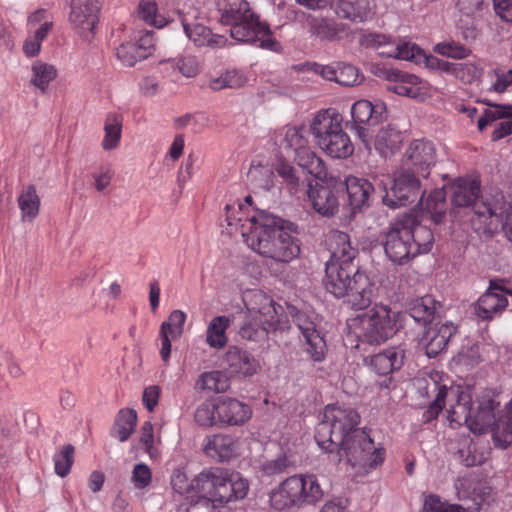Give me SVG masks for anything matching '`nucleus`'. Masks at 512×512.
<instances>
[{
	"mask_svg": "<svg viewBox=\"0 0 512 512\" xmlns=\"http://www.w3.org/2000/svg\"><path fill=\"white\" fill-rule=\"evenodd\" d=\"M375 296V284L370 277L358 269L352 276L351 284L347 287L344 302L356 310H363L370 306Z\"/></svg>",
	"mask_w": 512,
	"mask_h": 512,
	"instance_id": "obj_19",
	"label": "nucleus"
},
{
	"mask_svg": "<svg viewBox=\"0 0 512 512\" xmlns=\"http://www.w3.org/2000/svg\"><path fill=\"white\" fill-rule=\"evenodd\" d=\"M230 324L231 321L227 316L214 317L207 326L206 343L214 349L225 347L228 342L226 331Z\"/></svg>",
	"mask_w": 512,
	"mask_h": 512,
	"instance_id": "obj_35",
	"label": "nucleus"
},
{
	"mask_svg": "<svg viewBox=\"0 0 512 512\" xmlns=\"http://www.w3.org/2000/svg\"><path fill=\"white\" fill-rule=\"evenodd\" d=\"M342 122V115L329 108L319 111L310 123V131L317 146L334 159H346L354 152V145L344 131Z\"/></svg>",
	"mask_w": 512,
	"mask_h": 512,
	"instance_id": "obj_8",
	"label": "nucleus"
},
{
	"mask_svg": "<svg viewBox=\"0 0 512 512\" xmlns=\"http://www.w3.org/2000/svg\"><path fill=\"white\" fill-rule=\"evenodd\" d=\"M293 158L297 164L309 174L319 179L326 177L327 169L324 161L311 150L309 144Z\"/></svg>",
	"mask_w": 512,
	"mask_h": 512,
	"instance_id": "obj_37",
	"label": "nucleus"
},
{
	"mask_svg": "<svg viewBox=\"0 0 512 512\" xmlns=\"http://www.w3.org/2000/svg\"><path fill=\"white\" fill-rule=\"evenodd\" d=\"M404 359L403 349L391 347L371 356L369 366L377 374L386 376L399 370L404 364Z\"/></svg>",
	"mask_w": 512,
	"mask_h": 512,
	"instance_id": "obj_29",
	"label": "nucleus"
},
{
	"mask_svg": "<svg viewBox=\"0 0 512 512\" xmlns=\"http://www.w3.org/2000/svg\"><path fill=\"white\" fill-rule=\"evenodd\" d=\"M242 237L253 251L276 262L289 263L300 253L299 240L265 211L246 220Z\"/></svg>",
	"mask_w": 512,
	"mask_h": 512,
	"instance_id": "obj_2",
	"label": "nucleus"
},
{
	"mask_svg": "<svg viewBox=\"0 0 512 512\" xmlns=\"http://www.w3.org/2000/svg\"><path fill=\"white\" fill-rule=\"evenodd\" d=\"M440 307V303L432 296L425 295L413 303L410 308V316L416 322L426 325L434 319V316Z\"/></svg>",
	"mask_w": 512,
	"mask_h": 512,
	"instance_id": "obj_39",
	"label": "nucleus"
},
{
	"mask_svg": "<svg viewBox=\"0 0 512 512\" xmlns=\"http://www.w3.org/2000/svg\"><path fill=\"white\" fill-rule=\"evenodd\" d=\"M204 453L215 460L224 462L238 456L240 442L238 438L229 434L209 435L204 439Z\"/></svg>",
	"mask_w": 512,
	"mask_h": 512,
	"instance_id": "obj_24",
	"label": "nucleus"
},
{
	"mask_svg": "<svg viewBox=\"0 0 512 512\" xmlns=\"http://www.w3.org/2000/svg\"><path fill=\"white\" fill-rule=\"evenodd\" d=\"M448 418L451 422L458 424H468L471 421L472 400L468 393L462 391L458 394L456 404L452 405L448 410Z\"/></svg>",
	"mask_w": 512,
	"mask_h": 512,
	"instance_id": "obj_45",
	"label": "nucleus"
},
{
	"mask_svg": "<svg viewBox=\"0 0 512 512\" xmlns=\"http://www.w3.org/2000/svg\"><path fill=\"white\" fill-rule=\"evenodd\" d=\"M277 324L270 325L265 323V319L252 318L246 315V320L240 327L239 335L241 338L250 341H259L264 339L270 330H275Z\"/></svg>",
	"mask_w": 512,
	"mask_h": 512,
	"instance_id": "obj_41",
	"label": "nucleus"
},
{
	"mask_svg": "<svg viewBox=\"0 0 512 512\" xmlns=\"http://www.w3.org/2000/svg\"><path fill=\"white\" fill-rule=\"evenodd\" d=\"M247 79L243 73L237 70H227L219 77L213 78L209 82V87L215 91L225 88H240L244 86Z\"/></svg>",
	"mask_w": 512,
	"mask_h": 512,
	"instance_id": "obj_49",
	"label": "nucleus"
},
{
	"mask_svg": "<svg viewBox=\"0 0 512 512\" xmlns=\"http://www.w3.org/2000/svg\"><path fill=\"white\" fill-rule=\"evenodd\" d=\"M226 470L220 467L204 469L194 477V493L197 497L208 499L217 505H223L226 496Z\"/></svg>",
	"mask_w": 512,
	"mask_h": 512,
	"instance_id": "obj_12",
	"label": "nucleus"
},
{
	"mask_svg": "<svg viewBox=\"0 0 512 512\" xmlns=\"http://www.w3.org/2000/svg\"><path fill=\"white\" fill-rule=\"evenodd\" d=\"M215 5L221 23L231 26L230 35L233 39L273 52L281 49L269 25L260 20L246 0H215Z\"/></svg>",
	"mask_w": 512,
	"mask_h": 512,
	"instance_id": "obj_3",
	"label": "nucleus"
},
{
	"mask_svg": "<svg viewBox=\"0 0 512 512\" xmlns=\"http://www.w3.org/2000/svg\"><path fill=\"white\" fill-rule=\"evenodd\" d=\"M401 316L387 305L376 304L367 312L351 319L349 329L359 342L380 345L392 337Z\"/></svg>",
	"mask_w": 512,
	"mask_h": 512,
	"instance_id": "obj_10",
	"label": "nucleus"
},
{
	"mask_svg": "<svg viewBox=\"0 0 512 512\" xmlns=\"http://www.w3.org/2000/svg\"><path fill=\"white\" fill-rule=\"evenodd\" d=\"M388 80L387 90L412 99H423L425 86L419 77L396 69L383 72Z\"/></svg>",
	"mask_w": 512,
	"mask_h": 512,
	"instance_id": "obj_18",
	"label": "nucleus"
},
{
	"mask_svg": "<svg viewBox=\"0 0 512 512\" xmlns=\"http://www.w3.org/2000/svg\"><path fill=\"white\" fill-rule=\"evenodd\" d=\"M225 488L227 492L225 494L226 497L223 498L224 504L233 500L243 499L248 493L249 483L239 473L229 474L226 470Z\"/></svg>",
	"mask_w": 512,
	"mask_h": 512,
	"instance_id": "obj_46",
	"label": "nucleus"
},
{
	"mask_svg": "<svg viewBox=\"0 0 512 512\" xmlns=\"http://www.w3.org/2000/svg\"><path fill=\"white\" fill-rule=\"evenodd\" d=\"M324 490L318 477L312 473L287 477L269 493L271 508L278 511L316 506L322 501Z\"/></svg>",
	"mask_w": 512,
	"mask_h": 512,
	"instance_id": "obj_7",
	"label": "nucleus"
},
{
	"mask_svg": "<svg viewBox=\"0 0 512 512\" xmlns=\"http://www.w3.org/2000/svg\"><path fill=\"white\" fill-rule=\"evenodd\" d=\"M294 464L291 456L281 451L276 457H262L258 460L256 470L263 477H273L285 473Z\"/></svg>",
	"mask_w": 512,
	"mask_h": 512,
	"instance_id": "obj_34",
	"label": "nucleus"
},
{
	"mask_svg": "<svg viewBox=\"0 0 512 512\" xmlns=\"http://www.w3.org/2000/svg\"><path fill=\"white\" fill-rule=\"evenodd\" d=\"M434 51L445 57L464 59L471 54V50L455 41H444L435 45Z\"/></svg>",
	"mask_w": 512,
	"mask_h": 512,
	"instance_id": "obj_56",
	"label": "nucleus"
},
{
	"mask_svg": "<svg viewBox=\"0 0 512 512\" xmlns=\"http://www.w3.org/2000/svg\"><path fill=\"white\" fill-rule=\"evenodd\" d=\"M295 321L303 337L304 351L314 362H322L327 353V345L324 337L317 330L316 323L305 313H298Z\"/></svg>",
	"mask_w": 512,
	"mask_h": 512,
	"instance_id": "obj_16",
	"label": "nucleus"
},
{
	"mask_svg": "<svg viewBox=\"0 0 512 512\" xmlns=\"http://www.w3.org/2000/svg\"><path fill=\"white\" fill-rule=\"evenodd\" d=\"M338 193L337 189L319 183L309 184L307 190V196L313 209L325 217L334 216L338 212L340 206Z\"/></svg>",
	"mask_w": 512,
	"mask_h": 512,
	"instance_id": "obj_23",
	"label": "nucleus"
},
{
	"mask_svg": "<svg viewBox=\"0 0 512 512\" xmlns=\"http://www.w3.org/2000/svg\"><path fill=\"white\" fill-rule=\"evenodd\" d=\"M507 291L498 280H491L488 289L473 305L474 314L481 320L490 321L508 306Z\"/></svg>",
	"mask_w": 512,
	"mask_h": 512,
	"instance_id": "obj_13",
	"label": "nucleus"
},
{
	"mask_svg": "<svg viewBox=\"0 0 512 512\" xmlns=\"http://www.w3.org/2000/svg\"><path fill=\"white\" fill-rule=\"evenodd\" d=\"M194 417L197 424L201 426L211 427L219 424L216 413V399L200 404L195 411Z\"/></svg>",
	"mask_w": 512,
	"mask_h": 512,
	"instance_id": "obj_54",
	"label": "nucleus"
},
{
	"mask_svg": "<svg viewBox=\"0 0 512 512\" xmlns=\"http://www.w3.org/2000/svg\"><path fill=\"white\" fill-rule=\"evenodd\" d=\"M344 184L353 210L369 205L370 196L375 190L374 184L365 178L352 175L345 179Z\"/></svg>",
	"mask_w": 512,
	"mask_h": 512,
	"instance_id": "obj_30",
	"label": "nucleus"
},
{
	"mask_svg": "<svg viewBox=\"0 0 512 512\" xmlns=\"http://www.w3.org/2000/svg\"><path fill=\"white\" fill-rule=\"evenodd\" d=\"M136 424V411L133 409H122L115 419L111 429V436L118 439L120 442H125L134 432Z\"/></svg>",
	"mask_w": 512,
	"mask_h": 512,
	"instance_id": "obj_38",
	"label": "nucleus"
},
{
	"mask_svg": "<svg viewBox=\"0 0 512 512\" xmlns=\"http://www.w3.org/2000/svg\"><path fill=\"white\" fill-rule=\"evenodd\" d=\"M401 142V133L393 128L381 129L376 136L375 146L379 150L384 148L393 151Z\"/></svg>",
	"mask_w": 512,
	"mask_h": 512,
	"instance_id": "obj_57",
	"label": "nucleus"
},
{
	"mask_svg": "<svg viewBox=\"0 0 512 512\" xmlns=\"http://www.w3.org/2000/svg\"><path fill=\"white\" fill-rule=\"evenodd\" d=\"M139 15L148 24L161 28L165 22L157 16V4L154 1L146 0L139 4Z\"/></svg>",
	"mask_w": 512,
	"mask_h": 512,
	"instance_id": "obj_62",
	"label": "nucleus"
},
{
	"mask_svg": "<svg viewBox=\"0 0 512 512\" xmlns=\"http://www.w3.org/2000/svg\"><path fill=\"white\" fill-rule=\"evenodd\" d=\"M385 112L386 107L382 102L373 104L368 100H358L352 105L353 124L358 136L363 141H366L369 127L376 126L383 121Z\"/></svg>",
	"mask_w": 512,
	"mask_h": 512,
	"instance_id": "obj_14",
	"label": "nucleus"
},
{
	"mask_svg": "<svg viewBox=\"0 0 512 512\" xmlns=\"http://www.w3.org/2000/svg\"><path fill=\"white\" fill-rule=\"evenodd\" d=\"M186 36L196 46H208L211 48L223 47L227 39L223 35L213 34L211 29L201 23H188L182 20Z\"/></svg>",
	"mask_w": 512,
	"mask_h": 512,
	"instance_id": "obj_31",
	"label": "nucleus"
},
{
	"mask_svg": "<svg viewBox=\"0 0 512 512\" xmlns=\"http://www.w3.org/2000/svg\"><path fill=\"white\" fill-rule=\"evenodd\" d=\"M171 486L173 490L181 495H192L194 493V478L189 480L183 469H174L171 475Z\"/></svg>",
	"mask_w": 512,
	"mask_h": 512,
	"instance_id": "obj_59",
	"label": "nucleus"
},
{
	"mask_svg": "<svg viewBox=\"0 0 512 512\" xmlns=\"http://www.w3.org/2000/svg\"><path fill=\"white\" fill-rule=\"evenodd\" d=\"M186 319L187 315L184 311L179 309L173 310L169 314L168 319L162 322L160 328L172 333V339H178L183 333Z\"/></svg>",
	"mask_w": 512,
	"mask_h": 512,
	"instance_id": "obj_55",
	"label": "nucleus"
},
{
	"mask_svg": "<svg viewBox=\"0 0 512 512\" xmlns=\"http://www.w3.org/2000/svg\"><path fill=\"white\" fill-rule=\"evenodd\" d=\"M392 42L393 40L390 36L377 32H362L359 37L360 46L366 49L377 50L380 55L381 51L390 49Z\"/></svg>",
	"mask_w": 512,
	"mask_h": 512,
	"instance_id": "obj_51",
	"label": "nucleus"
},
{
	"mask_svg": "<svg viewBox=\"0 0 512 512\" xmlns=\"http://www.w3.org/2000/svg\"><path fill=\"white\" fill-rule=\"evenodd\" d=\"M32 79L31 82L34 86L45 92L49 83L52 82L57 76V70L53 65L36 61L32 65Z\"/></svg>",
	"mask_w": 512,
	"mask_h": 512,
	"instance_id": "obj_48",
	"label": "nucleus"
},
{
	"mask_svg": "<svg viewBox=\"0 0 512 512\" xmlns=\"http://www.w3.org/2000/svg\"><path fill=\"white\" fill-rule=\"evenodd\" d=\"M437 162L434 143L427 139H415L410 142L402 159L403 170L427 178Z\"/></svg>",
	"mask_w": 512,
	"mask_h": 512,
	"instance_id": "obj_11",
	"label": "nucleus"
},
{
	"mask_svg": "<svg viewBox=\"0 0 512 512\" xmlns=\"http://www.w3.org/2000/svg\"><path fill=\"white\" fill-rule=\"evenodd\" d=\"M160 66L163 71L171 69L188 78L195 77L199 71L197 60L191 56L161 61Z\"/></svg>",
	"mask_w": 512,
	"mask_h": 512,
	"instance_id": "obj_47",
	"label": "nucleus"
},
{
	"mask_svg": "<svg viewBox=\"0 0 512 512\" xmlns=\"http://www.w3.org/2000/svg\"><path fill=\"white\" fill-rule=\"evenodd\" d=\"M197 385L203 390L225 392L229 388V380L221 371H210L203 373Z\"/></svg>",
	"mask_w": 512,
	"mask_h": 512,
	"instance_id": "obj_50",
	"label": "nucleus"
},
{
	"mask_svg": "<svg viewBox=\"0 0 512 512\" xmlns=\"http://www.w3.org/2000/svg\"><path fill=\"white\" fill-rule=\"evenodd\" d=\"M336 83L342 86H354L360 83L359 70L346 63H337Z\"/></svg>",
	"mask_w": 512,
	"mask_h": 512,
	"instance_id": "obj_58",
	"label": "nucleus"
},
{
	"mask_svg": "<svg viewBox=\"0 0 512 512\" xmlns=\"http://www.w3.org/2000/svg\"><path fill=\"white\" fill-rule=\"evenodd\" d=\"M275 144L288 156H295L308 144V138L302 127L284 126L274 133Z\"/></svg>",
	"mask_w": 512,
	"mask_h": 512,
	"instance_id": "obj_27",
	"label": "nucleus"
},
{
	"mask_svg": "<svg viewBox=\"0 0 512 512\" xmlns=\"http://www.w3.org/2000/svg\"><path fill=\"white\" fill-rule=\"evenodd\" d=\"M274 170L282 178L283 182L289 186L290 191H296L299 184V177L296 169L287 161L281 159L277 162Z\"/></svg>",
	"mask_w": 512,
	"mask_h": 512,
	"instance_id": "obj_61",
	"label": "nucleus"
},
{
	"mask_svg": "<svg viewBox=\"0 0 512 512\" xmlns=\"http://www.w3.org/2000/svg\"><path fill=\"white\" fill-rule=\"evenodd\" d=\"M471 224L479 234L494 235L502 231L512 243V192L507 195L497 192L478 203Z\"/></svg>",
	"mask_w": 512,
	"mask_h": 512,
	"instance_id": "obj_9",
	"label": "nucleus"
},
{
	"mask_svg": "<svg viewBox=\"0 0 512 512\" xmlns=\"http://www.w3.org/2000/svg\"><path fill=\"white\" fill-rule=\"evenodd\" d=\"M376 186L385 193L383 203L388 207L406 206L420 197L423 216L427 215L434 224H439L445 216L447 208L445 190L443 188L433 190L424 201L419 178L413 173L402 170L393 180V186L389 190L384 180H380Z\"/></svg>",
	"mask_w": 512,
	"mask_h": 512,
	"instance_id": "obj_4",
	"label": "nucleus"
},
{
	"mask_svg": "<svg viewBox=\"0 0 512 512\" xmlns=\"http://www.w3.org/2000/svg\"><path fill=\"white\" fill-rule=\"evenodd\" d=\"M314 34L324 40H340L348 35V28L341 22L321 19L313 25Z\"/></svg>",
	"mask_w": 512,
	"mask_h": 512,
	"instance_id": "obj_43",
	"label": "nucleus"
},
{
	"mask_svg": "<svg viewBox=\"0 0 512 512\" xmlns=\"http://www.w3.org/2000/svg\"><path fill=\"white\" fill-rule=\"evenodd\" d=\"M132 483L137 489L148 487L152 481L151 469L144 463L134 466L131 477Z\"/></svg>",
	"mask_w": 512,
	"mask_h": 512,
	"instance_id": "obj_63",
	"label": "nucleus"
},
{
	"mask_svg": "<svg viewBox=\"0 0 512 512\" xmlns=\"http://www.w3.org/2000/svg\"><path fill=\"white\" fill-rule=\"evenodd\" d=\"M381 55L401 60L419 61L423 55V51L419 46L410 41L396 42L393 40L390 49L381 51Z\"/></svg>",
	"mask_w": 512,
	"mask_h": 512,
	"instance_id": "obj_42",
	"label": "nucleus"
},
{
	"mask_svg": "<svg viewBox=\"0 0 512 512\" xmlns=\"http://www.w3.org/2000/svg\"><path fill=\"white\" fill-rule=\"evenodd\" d=\"M100 6L97 0H72L69 22L83 38H89L98 21Z\"/></svg>",
	"mask_w": 512,
	"mask_h": 512,
	"instance_id": "obj_15",
	"label": "nucleus"
},
{
	"mask_svg": "<svg viewBox=\"0 0 512 512\" xmlns=\"http://www.w3.org/2000/svg\"><path fill=\"white\" fill-rule=\"evenodd\" d=\"M263 210H255L252 213L244 211V205L238 204L226 206V222L229 227H235L236 231L242 234V228L248 218Z\"/></svg>",
	"mask_w": 512,
	"mask_h": 512,
	"instance_id": "obj_53",
	"label": "nucleus"
},
{
	"mask_svg": "<svg viewBox=\"0 0 512 512\" xmlns=\"http://www.w3.org/2000/svg\"><path fill=\"white\" fill-rule=\"evenodd\" d=\"M226 369L232 375L252 376L257 372L258 362L247 351L230 346L225 354Z\"/></svg>",
	"mask_w": 512,
	"mask_h": 512,
	"instance_id": "obj_28",
	"label": "nucleus"
},
{
	"mask_svg": "<svg viewBox=\"0 0 512 512\" xmlns=\"http://www.w3.org/2000/svg\"><path fill=\"white\" fill-rule=\"evenodd\" d=\"M493 440L497 447L506 448L512 443V410L509 411V422L501 430L498 423L493 431Z\"/></svg>",
	"mask_w": 512,
	"mask_h": 512,
	"instance_id": "obj_64",
	"label": "nucleus"
},
{
	"mask_svg": "<svg viewBox=\"0 0 512 512\" xmlns=\"http://www.w3.org/2000/svg\"><path fill=\"white\" fill-rule=\"evenodd\" d=\"M115 55L123 66L133 67L137 62L142 61L141 55L133 42L122 43L116 48Z\"/></svg>",
	"mask_w": 512,
	"mask_h": 512,
	"instance_id": "obj_60",
	"label": "nucleus"
},
{
	"mask_svg": "<svg viewBox=\"0 0 512 512\" xmlns=\"http://www.w3.org/2000/svg\"><path fill=\"white\" fill-rule=\"evenodd\" d=\"M498 120L491 135L494 142L512 134V105H494L493 109H486L478 119L479 131Z\"/></svg>",
	"mask_w": 512,
	"mask_h": 512,
	"instance_id": "obj_21",
	"label": "nucleus"
},
{
	"mask_svg": "<svg viewBox=\"0 0 512 512\" xmlns=\"http://www.w3.org/2000/svg\"><path fill=\"white\" fill-rule=\"evenodd\" d=\"M75 449L72 445L68 444L62 447L60 451L54 454L53 461L55 466V473L60 477H66L71 470L74 463Z\"/></svg>",
	"mask_w": 512,
	"mask_h": 512,
	"instance_id": "obj_52",
	"label": "nucleus"
},
{
	"mask_svg": "<svg viewBox=\"0 0 512 512\" xmlns=\"http://www.w3.org/2000/svg\"><path fill=\"white\" fill-rule=\"evenodd\" d=\"M359 424L360 415L355 409L338 403L329 404L316 427L314 438L318 446L330 454L331 461L340 463L346 459L352 467L366 471L383 463L385 450L376 448Z\"/></svg>",
	"mask_w": 512,
	"mask_h": 512,
	"instance_id": "obj_1",
	"label": "nucleus"
},
{
	"mask_svg": "<svg viewBox=\"0 0 512 512\" xmlns=\"http://www.w3.org/2000/svg\"><path fill=\"white\" fill-rule=\"evenodd\" d=\"M243 302L248 317L265 319V323L275 325L278 323L277 310L273 299L261 290L247 291L243 295Z\"/></svg>",
	"mask_w": 512,
	"mask_h": 512,
	"instance_id": "obj_22",
	"label": "nucleus"
},
{
	"mask_svg": "<svg viewBox=\"0 0 512 512\" xmlns=\"http://www.w3.org/2000/svg\"><path fill=\"white\" fill-rule=\"evenodd\" d=\"M369 12L368 0H337L335 13L353 22H362Z\"/></svg>",
	"mask_w": 512,
	"mask_h": 512,
	"instance_id": "obj_36",
	"label": "nucleus"
},
{
	"mask_svg": "<svg viewBox=\"0 0 512 512\" xmlns=\"http://www.w3.org/2000/svg\"><path fill=\"white\" fill-rule=\"evenodd\" d=\"M216 413L219 425L240 426L252 416V409L235 398L221 396L216 398Z\"/></svg>",
	"mask_w": 512,
	"mask_h": 512,
	"instance_id": "obj_20",
	"label": "nucleus"
},
{
	"mask_svg": "<svg viewBox=\"0 0 512 512\" xmlns=\"http://www.w3.org/2000/svg\"><path fill=\"white\" fill-rule=\"evenodd\" d=\"M17 203L23 222H32L39 215L41 200L34 185L29 184L21 189Z\"/></svg>",
	"mask_w": 512,
	"mask_h": 512,
	"instance_id": "obj_32",
	"label": "nucleus"
},
{
	"mask_svg": "<svg viewBox=\"0 0 512 512\" xmlns=\"http://www.w3.org/2000/svg\"><path fill=\"white\" fill-rule=\"evenodd\" d=\"M452 204L457 207H468L473 205V210H476V205L486 198H492L494 195H483L479 198L480 194V181L476 179H458L451 187ZM475 217L473 215L472 219Z\"/></svg>",
	"mask_w": 512,
	"mask_h": 512,
	"instance_id": "obj_25",
	"label": "nucleus"
},
{
	"mask_svg": "<svg viewBox=\"0 0 512 512\" xmlns=\"http://www.w3.org/2000/svg\"><path fill=\"white\" fill-rule=\"evenodd\" d=\"M28 25L30 30H34L25 40L23 52L27 57H34L39 54L43 40L52 30L53 20L47 10L39 9L29 16Z\"/></svg>",
	"mask_w": 512,
	"mask_h": 512,
	"instance_id": "obj_17",
	"label": "nucleus"
},
{
	"mask_svg": "<svg viewBox=\"0 0 512 512\" xmlns=\"http://www.w3.org/2000/svg\"><path fill=\"white\" fill-rule=\"evenodd\" d=\"M456 332L457 327L450 322L429 327L422 338L427 356L430 358L436 357L444 351L449 340Z\"/></svg>",
	"mask_w": 512,
	"mask_h": 512,
	"instance_id": "obj_26",
	"label": "nucleus"
},
{
	"mask_svg": "<svg viewBox=\"0 0 512 512\" xmlns=\"http://www.w3.org/2000/svg\"><path fill=\"white\" fill-rule=\"evenodd\" d=\"M328 243L331 256L326 263L323 284L327 292L341 299L347 294L352 276L359 269L354 264L358 249L352 246L350 236L339 230L329 233Z\"/></svg>",
	"mask_w": 512,
	"mask_h": 512,
	"instance_id": "obj_6",
	"label": "nucleus"
},
{
	"mask_svg": "<svg viewBox=\"0 0 512 512\" xmlns=\"http://www.w3.org/2000/svg\"><path fill=\"white\" fill-rule=\"evenodd\" d=\"M104 138L101 146L105 151L116 149L122 135V117L118 114H108L104 123Z\"/></svg>",
	"mask_w": 512,
	"mask_h": 512,
	"instance_id": "obj_40",
	"label": "nucleus"
},
{
	"mask_svg": "<svg viewBox=\"0 0 512 512\" xmlns=\"http://www.w3.org/2000/svg\"><path fill=\"white\" fill-rule=\"evenodd\" d=\"M248 178L254 187L269 191L274 187V169L269 165L253 162L248 172Z\"/></svg>",
	"mask_w": 512,
	"mask_h": 512,
	"instance_id": "obj_44",
	"label": "nucleus"
},
{
	"mask_svg": "<svg viewBox=\"0 0 512 512\" xmlns=\"http://www.w3.org/2000/svg\"><path fill=\"white\" fill-rule=\"evenodd\" d=\"M439 67L464 84H472L478 81L482 75V68L472 62L453 63L442 61L439 62Z\"/></svg>",
	"mask_w": 512,
	"mask_h": 512,
	"instance_id": "obj_33",
	"label": "nucleus"
},
{
	"mask_svg": "<svg viewBox=\"0 0 512 512\" xmlns=\"http://www.w3.org/2000/svg\"><path fill=\"white\" fill-rule=\"evenodd\" d=\"M433 242L431 229L408 216L390 227L383 245L385 254L392 263L404 265L418 255L428 253Z\"/></svg>",
	"mask_w": 512,
	"mask_h": 512,
	"instance_id": "obj_5",
	"label": "nucleus"
}]
</instances>
